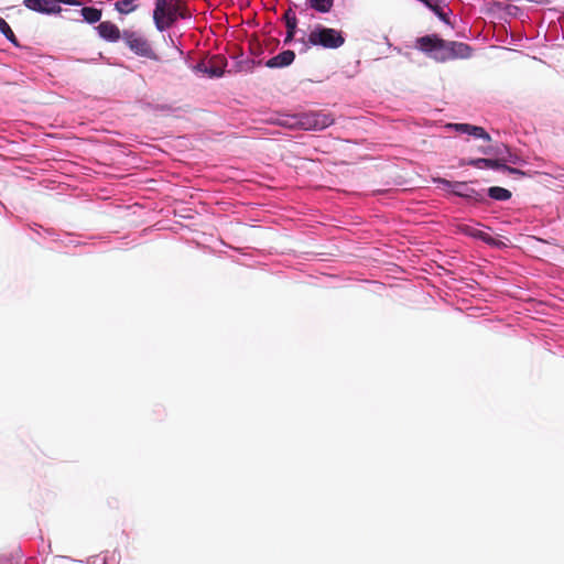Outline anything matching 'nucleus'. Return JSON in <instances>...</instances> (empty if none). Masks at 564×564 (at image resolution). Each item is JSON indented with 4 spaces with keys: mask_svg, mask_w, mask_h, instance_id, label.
I'll list each match as a JSON object with an SVG mask.
<instances>
[{
    "mask_svg": "<svg viewBox=\"0 0 564 564\" xmlns=\"http://www.w3.org/2000/svg\"><path fill=\"white\" fill-rule=\"evenodd\" d=\"M415 47L437 62L455 58H469L473 48L463 42L445 41L435 34L417 37Z\"/></svg>",
    "mask_w": 564,
    "mask_h": 564,
    "instance_id": "nucleus-1",
    "label": "nucleus"
},
{
    "mask_svg": "<svg viewBox=\"0 0 564 564\" xmlns=\"http://www.w3.org/2000/svg\"><path fill=\"white\" fill-rule=\"evenodd\" d=\"M187 18H191V12L185 0H155L153 22L158 31H166L178 19Z\"/></svg>",
    "mask_w": 564,
    "mask_h": 564,
    "instance_id": "nucleus-2",
    "label": "nucleus"
},
{
    "mask_svg": "<svg viewBox=\"0 0 564 564\" xmlns=\"http://www.w3.org/2000/svg\"><path fill=\"white\" fill-rule=\"evenodd\" d=\"M308 43L314 46L334 50L345 43V37L340 31L318 25L308 34Z\"/></svg>",
    "mask_w": 564,
    "mask_h": 564,
    "instance_id": "nucleus-3",
    "label": "nucleus"
},
{
    "mask_svg": "<svg viewBox=\"0 0 564 564\" xmlns=\"http://www.w3.org/2000/svg\"><path fill=\"white\" fill-rule=\"evenodd\" d=\"M122 40L134 54L153 61L159 59L158 54L154 52L149 41L140 33L123 30Z\"/></svg>",
    "mask_w": 564,
    "mask_h": 564,
    "instance_id": "nucleus-4",
    "label": "nucleus"
},
{
    "mask_svg": "<svg viewBox=\"0 0 564 564\" xmlns=\"http://www.w3.org/2000/svg\"><path fill=\"white\" fill-rule=\"evenodd\" d=\"M435 182L449 188L454 195L466 198L471 203L478 204L486 200L482 192H478L475 188L469 187L464 182H451L445 178H437Z\"/></svg>",
    "mask_w": 564,
    "mask_h": 564,
    "instance_id": "nucleus-5",
    "label": "nucleus"
},
{
    "mask_svg": "<svg viewBox=\"0 0 564 564\" xmlns=\"http://www.w3.org/2000/svg\"><path fill=\"white\" fill-rule=\"evenodd\" d=\"M334 118L324 112H305L297 117V124L304 130H323L333 124Z\"/></svg>",
    "mask_w": 564,
    "mask_h": 564,
    "instance_id": "nucleus-6",
    "label": "nucleus"
},
{
    "mask_svg": "<svg viewBox=\"0 0 564 564\" xmlns=\"http://www.w3.org/2000/svg\"><path fill=\"white\" fill-rule=\"evenodd\" d=\"M503 159H473L467 162L468 165L477 169H492L508 172L509 174L524 175V173L518 169L508 166L505 164Z\"/></svg>",
    "mask_w": 564,
    "mask_h": 564,
    "instance_id": "nucleus-7",
    "label": "nucleus"
},
{
    "mask_svg": "<svg viewBox=\"0 0 564 564\" xmlns=\"http://www.w3.org/2000/svg\"><path fill=\"white\" fill-rule=\"evenodd\" d=\"M23 4L29 10L42 14H56L62 12V8L57 7L56 0H23Z\"/></svg>",
    "mask_w": 564,
    "mask_h": 564,
    "instance_id": "nucleus-8",
    "label": "nucleus"
},
{
    "mask_svg": "<svg viewBox=\"0 0 564 564\" xmlns=\"http://www.w3.org/2000/svg\"><path fill=\"white\" fill-rule=\"evenodd\" d=\"M97 31L98 34L108 42H117L122 37V33L120 32L119 28L110 21H104L99 23Z\"/></svg>",
    "mask_w": 564,
    "mask_h": 564,
    "instance_id": "nucleus-9",
    "label": "nucleus"
},
{
    "mask_svg": "<svg viewBox=\"0 0 564 564\" xmlns=\"http://www.w3.org/2000/svg\"><path fill=\"white\" fill-rule=\"evenodd\" d=\"M295 53L291 50H286L278 54L276 56L267 61L265 66L269 68H281L286 67L293 63Z\"/></svg>",
    "mask_w": 564,
    "mask_h": 564,
    "instance_id": "nucleus-10",
    "label": "nucleus"
},
{
    "mask_svg": "<svg viewBox=\"0 0 564 564\" xmlns=\"http://www.w3.org/2000/svg\"><path fill=\"white\" fill-rule=\"evenodd\" d=\"M207 66V75L209 77H221L227 66V59L223 55H214L209 58Z\"/></svg>",
    "mask_w": 564,
    "mask_h": 564,
    "instance_id": "nucleus-11",
    "label": "nucleus"
},
{
    "mask_svg": "<svg viewBox=\"0 0 564 564\" xmlns=\"http://www.w3.org/2000/svg\"><path fill=\"white\" fill-rule=\"evenodd\" d=\"M462 231L470 237H474V238H478L489 245H495V239L489 236L488 234L481 231V230H478L476 228H473L470 226H464L462 227Z\"/></svg>",
    "mask_w": 564,
    "mask_h": 564,
    "instance_id": "nucleus-12",
    "label": "nucleus"
},
{
    "mask_svg": "<svg viewBox=\"0 0 564 564\" xmlns=\"http://www.w3.org/2000/svg\"><path fill=\"white\" fill-rule=\"evenodd\" d=\"M78 12L88 23H96L101 18V10L93 7H84Z\"/></svg>",
    "mask_w": 564,
    "mask_h": 564,
    "instance_id": "nucleus-13",
    "label": "nucleus"
},
{
    "mask_svg": "<svg viewBox=\"0 0 564 564\" xmlns=\"http://www.w3.org/2000/svg\"><path fill=\"white\" fill-rule=\"evenodd\" d=\"M307 4L317 12L327 13L332 10L334 0H308Z\"/></svg>",
    "mask_w": 564,
    "mask_h": 564,
    "instance_id": "nucleus-14",
    "label": "nucleus"
},
{
    "mask_svg": "<svg viewBox=\"0 0 564 564\" xmlns=\"http://www.w3.org/2000/svg\"><path fill=\"white\" fill-rule=\"evenodd\" d=\"M137 0H120L115 3V9L121 14H129L138 9Z\"/></svg>",
    "mask_w": 564,
    "mask_h": 564,
    "instance_id": "nucleus-15",
    "label": "nucleus"
},
{
    "mask_svg": "<svg viewBox=\"0 0 564 564\" xmlns=\"http://www.w3.org/2000/svg\"><path fill=\"white\" fill-rule=\"evenodd\" d=\"M488 195L496 200H508L511 197V192L499 186H492L488 189Z\"/></svg>",
    "mask_w": 564,
    "mask_h": 564,
    "instance_id": "nucleus-16",
    "label": "nucleus"
},
{
    "mask_svg": "<svg viewBox=\"0 0 564 564\" xmlns=\"http://www.w3.org/2000/svg\"><path fill=\"white\" fill-rule=\"evenodd\" d=\"M0 32L7 37L8 41H10L14 46H19V41L13 33L10 25L7 23V21L0 17Z\"/></svg>",
    "mask_w": 564,
    "mask_h": 564,
    "instance_id": "nucleus-17",
    "label": "nucleus"
},
{
    "mask_svg": "<svg viewBox=\"0 0 564 564\" xmlns=\"http://www.w3.org/2000/svg\"><path fill=\"white\" fill-rule=\"evenodd\" d=\"M285 21L286 30L296 31L297 19L292 9H288L283 15Z\"/></svg>",
    "mask_w": 564,
    "mask_h": 564,
    "instance_id": "nucleus-18",
    "label": "nucleus"
},
{
    "mask_svg": "<svg viewBox=\"0 0 564 564\" xmlns=\"http://www.w3.org/2000/svg\"><path fill=\"white\" fill-rule=\"evenodd\" d=\"M469 135H473L475 138H480V139L485 140L486 142L491 141V137L489 135L488 132H486V130L482 127L473 126Z\"/></svg>",
    "mask_w": 564,
    "mask_h": 564,
    "instance_id": "nucleus-19",
    "label": "nucleus"
},
{
    "mask_svg": "<svg viewBox=\"0 0 564 564\" xmlns=\"http://www.w3.org/2000/svg\"><path fill=\"white\" fill-rule=\"evenodd\" d=\"M448 128H453L458 132L470 134L473 124L469 123H449Z\"/></svg>",
    "mask_w": 564,
    "mask_h": 564,
    "instance_id": "nucleus-20",
    "label": "nucleus"
},
{
    "mask_svg": "<svg viewBox=\"0 0 564 564\" xmlns=\"http://www.w3.org/2000/svg\"><path fill=\"white\" fill-rule=\"evenodd\" d=\"M68 4V6H75V7H82L83 2L79 0H56L57 7H61V4Z\"/></svg>",
    "mask_w": 564,
    "mask_h": 564,
    "instance_id": "nucleus-21",
    "label": "nucleus"
},
{
    "mask_svg": "<svg viewBox=\"0 0 564 564\" xmlns=\"http://www.w3.org/2000/svg\"><path fill=\"white\" fill-rule=\"evenodd\" d=\"M441 20L448 23V15L444 12L441 4L436 8V10L433 11Z\"/></svg>",
    "mask_w": 564,
    "mask_h": 564,
    "instance_id": "nucleus-22",
    "label": "nucleus"
},
{
    "mask_svg": "<svg viewBox=\"0 0 564 564\" xmlns=\"http://www.w3.org/2000/svg\"><path fill=\"white\" fill-rule=\"evenodd\" d=\"M480 152H481V153H484V154H486V155H492V154L498 155V154H501V152H500V151H498V150H497V151H494V150H492V148H490V147L481 148V149H480Z\"/></svg>",
    "mask_w": 564,
    "mask_h": 564,
    "instance_id": "nucleus-23",
    "label": "nucleus"
},
{
    "mask_svg": "<svg viewBox=\"0 0 564 564\" xmlns=\"http://www.w3.org/2000/svg\"><path fill=\"white\" fill-rule=\"evenodd\" d=\"M207 67H208V66H207V64H206V63L200 62V63H198V64L195 66V69H196L197 72H202V73H204V74H207V70H208V68H207Z\"/></svg>",
    "mask_w": 564,
    "mask_h": 564,
    "instance_id": "nucleus-24",
    "label": "nucleus"
},
{
    "mask_svg": "<svg viewBox=\"0 0 564 564\" xmlns=\"http://www.w3.org/2000/svg\"><path fill=\"white\" fill-rule=\"evenodd\" d=\"M294 34H295V31L286 30V36L284 39V43L285 44L290 43L293 40Z\"/></svg>",
    "mask_w": 564,
    "mask_h": 564,
    "instance_id": "nucleus-25",
    "label": "nucleus"
}]
</instances>
